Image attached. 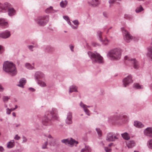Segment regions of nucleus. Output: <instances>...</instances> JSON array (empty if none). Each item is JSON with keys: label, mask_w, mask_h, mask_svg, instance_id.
<instances>
[{"label": "nucleus", "mask_w": 152, "mask_h": 152, "mask_svg": "<svg viewBox=\"0 0 152 152\" xmlns=\"http://www.w3.org/2000/svg\"><path fill=\"white\" fill-rule=\"evenodd\" d=\"M3 69L5 72L11 76H15L17 73V70L15 65L12 62L8 61L4 62Z\"/></svg>", "instance_id": "f257e3e1"}, {"label": "nucleus", "mask_w": 152, "mask_h": 152, "mask_svg": "<svg viewBox=\"0 0 152 152\" xmlns=\"http://www.w3.org/2000/svg\"><path fill=\"white\" fill-rule=\"evenodd\" d=\"M117 113L110 116L108 117V122L112 124H118L119 121L123 122L125 119L127 118V117L126 115L123 114L117 115Z\"/></svg>", "instance_id": "f03ea898"}, {"label": "nucleus", "mask_w": 152, "mask_h": 152, "mask_svg": "<svg viewBox=\"0 0 152 152\" xmlns=\"http://www.w3.org/2000/svg\"><path fill=\"white\" fill-rule=\"evenodd\" d=\"M121 50L120 48H115L109 51L107 55L111 60H118L121 58Z\"/></svg>", "instance_id": "7ed1b4c3"}, {"label": "nucleus", "mask_w": 152, "mask_h": 152, "mask_svg": "<svg viewBox=\"0 0 152 152\" xmlns=\"http://www.w3.org/2000/svg\"><path fill=\"white\" fill-rule=\"evenodd\" d=\"M88 54L92 60L93 63L101 64L103 63V58L99 54L96 53H93L91 51H89L88 52Z\"/></svg>", "instance_id": "20e7f679"}, {"label": "nucleus", "mask_w": 152, "mask_h": 152, "mask_svg": "<svg viewBox=\"0 0 152 152\" xmlns=\"http://www.w3.org/2000/svg\"><path fill=\"white\" fill-rule=\"evenodd\" d=\"M34 20L38 26H44L48 22L49 17L48 15L40 16L35 18Z\"/></svg>", "instance_id": "39448f33"}, {"label": "nucleus", "mask_w": 152, "mask_h": 152, "mask_svg": "<svg viewBox=\"0 0 152 152\" xmlns=\"http://www.w3.org/2000/svg\"><path fill=\"white\" fill-rule=\"evenodd\" d=\"M51 119L52 118L50 116V115L49 114V113L48 112H46L44 117H43L42 120V126H48L51 125L52 124Z\"/></svg>", "instance_id": "423d86ee"}, {"label": "nucleus", "mask_w": 152, "mask_h": 152, "mask_svg": "<svg viewBox=\"0 0 152 152\" xmlns=\"http://www.w3.org/2000/svg\"><path fill=\"white\" fill-rule=\"evenodd\" d=\"M121 29L125 40L127 42H129L132 39V37L124 28H122Z\"/></svg>", "instance_id": "0eeeda50"}, {"label": "nucleus", "mask_w": 152, "mask_h": 152, "mask_svg": "<svg viewBox=\"0 0 152 152\" xmlns=\"http://www.w3.org/2000/svg\"><path fill=\"white\" fill-rule=\"evenodd\" d=\"M133 83L132 77L131 75H129L124 78L123 80V86L125 87Z\"/></svg>", "instance_id": "6e6552de"}, {"label": "nucleus", "mask_w": 152, "mask_h": 152, "mask_svg": "<svg viewBox=\"0 0 152 152\" xmlns=\"http://www.w3.org/2000/svg\"><path fill=\"white\" fill-rule=\"evenodd\" d=\"M61 142L62 143H64L66 145L69 144L70 145H72L75 143L77 144L78 143L77 141L73 139L72 138H71L70 139L67 138L63 139L61 140Z\"/></svg>", "instance_id": "1a4fd4ad"}, {"label": "nucleus", "mask_w": 152, "mask_h": 152, "mask_svg": "<svg viewBox=\"0 0 152 152\" xmlns=\"http://www.w3.org/2000/svg\"><path fill=\"white\" fill-rule=\"evenodd\" d=\"M124 58L125 60H129L130 61V62L132 63L133 64L134 68L136 69H138L139 66V64L138 61L136 60L135 58H130L127 56H125Z\"/></svg>", "instance_id": "9d476101"}, {"label": "nucleus", "mask_w": 152, "mask_h": 152, "mask_svg": "<svg viewBox=\"0 0 152 152\" xmlns=\"http://www.w3.org/2000/svg\"><path fill=\"white\" fill-rule=\"evenodd\" d=\"M9 24L6 20L4 18H0V28L4 29L8 28Z\"/></svg>", "instance_id": "9b49d317"}, {"label": "nucleus", "mask_w": 152, "mask_h": 152, "mask_svg": "<svg viewBox=\"0 0 152 152\" xmlns=\"http://www.w3.org/2000/svg\"><path fill=\"white\" fill-rule=\"evenodd\" d=\"M9 6V3L7 2L4 4L0 2V12H7Z\"/></svg>", "instance_id": "f8f14e48"}, {"label": "nucleus", "mask_w": 152, "mask_h": 152, "mask_svg": "<svg viewBox=\"0 0 152 152\" xmlns=\"http://www.w3.org/2000/svg\"><path fill=\"white\" fill-rule=\"evenodd\" d=\"M10 36V32L8 30H6L0 34V37L4 39L9 38Z\"/></svg>", "instance_id": "ddd939ff"}, {"label": "nucleus", "mask_w": 152, "mask_h": 152, "mask_svg": "<svg viewBox=\"0 0 152 152\" xmlns=\"http://www.w3.org/2000/svg\"><path fill=\"white\" fill-rule=\"evenodd\" d=\"M57 110L55 108H52L51 110L50 111V114L51 116V118H52L55 119H57L58 118Z\"/></svg>", "instance_id": "4468645a"}, {"label": "nucleus", "mask_w": 152, "mask_h": 152, "mask_svg": "<svg viewBox=\"0 0 152 152\" xmlns=\"http://www.w3.org/2000/svg\"><path fill=\"white\" fill-rule=\"evenodd\" d=\"M144 133L145 136L151 137L152 135V127L147 128L144 130Z\"/></svg>", "instance_id": "2eb2a0df"}, {"label": "nucleus", "mask_w": 152, "mask_h": 152, "mask_svg": "<svg viewBox=\"0 0 152 152\" xmlns=\"http://www.w3.org/2000/svg\"><path fill=\"white\" fill-rule=\"evenodd\" d=\"M65 121L67 124H72V113L71 112H69L67 113Z\"/></svg>", "instance_id": "dca6fc26"}, {"label": "nucleus", "mask_w": 152, "mask_h": 152, "mask_svg": "<svg viewBox=\"0 0 152 152\" xmlns=\"http://www.w3.org/2000/svg\"><path fill=\"white\" fill-rule=\"evenodd\" d=\"M44 76L45 75L44 74L40 71L36 72L34 75L35 78L37 81L39 80V79L43 78Z\"/></svg>", "instance_id": "f3484780"}, {"label": "nucleus", "mask_w": 152, "mask_h": 152, "mask_svg": "<svg viewBox=\"0 0 152 152\" xmlns=\"http://www.w3.org/2000/svg\"><path fill=\"white\" fill-rule=\"evenodd\" d=\"M88 5L93 7H96L100 4L99 0H91L88 1Z\"/></svg>", "instance_id": "a211bd4d"}, {"label": "nucleus", "mask_w": 152, "mask_h": 152, "mask_svg": "<svg viewBox=\"0 0 152 152\" xmlns=\"http://www.w3.org/2000/svg\"><path fill=\"white\" fill-rule=\"evenodd\" d=\"M44 50L46 52L52 53L55 51V49L54 47L50 45H46L45 46Z\"/></svg>", "instance_id": "6ab92c4d"}, {"label": "nucleus", "mask_w": 152, "mask_h": 152, "mask_svg": "<svg viewBox=\"0 0 152 152\" xmlns=\"http://www.w3.org/2000/svg\"><path fill=\"white\" fill-rule=\"evenodd\" d=\"M8 15L10 16L14 15L16 13V10L12 7H11L10 4L9 3V6L7 9Z\"/></svg>", "instance_id": "aec40b11"}, {"label": "nucleus", "mask_w": 152, "mask_h": 152, "mask_svg": "<svg viewBox=\"0 0 152 152\" xmlns=\"http://www.w3.org/2000/svg\"><path fill=\"white\" fill-rule=\"evenodd\" d=\"M26 80L25 78H21L19 82V84L17 86L22 88H24V85L26 83Z\"/></svg>", "instance_id": "412c9836"}, {"label": "nucleus", "mask_w": 152, "mask_h": 152, "mask_svg": "<svg viewBox=\"0 0 152 152\" xmlns=\"http://www.w3.org/2000/svg\"><path fill=\"white\" fill-rule=\"evenodd\" d=\"M134 125L135 126L138 128H141L144 126V125L142 122L138 121H134Z\"/></svg>", "instance_id": "4be33fe9"}, {"label": "nucleus", "mask_w": 152, "mask_h": 152, "mask_svg": "<svg viewBox=\"0 0 152 152\" xmlns=\"http://www.w3.org/2000/svg\"><path fill=\"white\" fill-rule=\"evenodd\" d=\"M114 135L112 133H108L107 136L106 140L108 141H113Z\"/></svg>", "instance_id": "5701e85b"}, {"label": "nucleus", "mask_w": 152, "mask_h": 152, "mask_svg": "<svg viewBox=\"0 0 152 152\" xmlns=\"http://www.w3.org/2000/svg\"><path fill=\"white\" fill-rule=\"evenodd\" d=\"M45 12L47 13H54L56 12L57 11L53 9V7L50 6L49 8L46 9L45 10Z\"/></svg>", "instance_id": "b1692460"}, {"label": "nucleus", "mask_w": 152, "mask_h": 152, "mask_svg": "<svg viewBox=\"0 0 152 152\" xmlns=\"http://www.w3.org/2000/svg\"><path fill=\"white\" fill-rule=\"evenodd\" d=\"M91 148L88 145H86L85 148L82 149L81 152H91Z\"/></svg>", "instance_id": "393cba45"}, {"label": "nucleus", "mask_w": 152, "mask_h": 152, "mask_svg": "<svg viewBox=\"0 0 152 152\" xmlns=\"http://www.w3.org/2000/svg\"><path fill=\"white\" fill-rule=\"evenodd\" d=\"M127 146L129 148H133L135 145V143L134 141H130L126 144Z\"/></svg>", "instance_id": "a878e982"}, {"label": "nucleus", "mask_w": 152, "mask_h": 152, "mask_svg": "<svg viewBox=\"0 0 152 152\" xmlns=\"http://www.w3.org/2000/svg\"><path fill=\"white\" fill-rule=\"evenodd\" d=\"M15 146L14 140H13L8 142L7 143V147L8 148H13Z\"/></svg>", "instance_id": "bb28decb"}, {"label": "nucleus", "mask_w": 152, "mask_h": 152, "mask_svg": "<svg viewBox=\"0 0 152 152\" xmlns=\"http://www.w3.org/2000/svg\"><path fill=\"white\" fill-rule=\"evenodd\" d=\"M102 32L100 31H98L97 32V37L99 39L101 42H102Z\"/></svg>", "instance_id": "cd10ccee"}, {"label": "nucleus", "mask_w": 152, "mask_h": 152, "mask_svg": "<svg viewBox=\"0 0 152 152\" xmlns=\"http://www.w3.org/2000/svg\"><path fill=\"white\" fill-rule=\"evenodd\" d=\"M121 136L125 140H128L130 138V136L127 132H125L123 134H121Z\"/></svg>", "instance_id": "c85d7f7f"}, {"label": "nucleus", "mask_w": 152, "mask_h": 152, "mask_svg": "<svg viewBox=\"0 0 152 152\" xmlns=\"http://www.w3.org/2000/svg\"><path fill=\"white\" fill-rule=\"evenodd\" d=\"M77 91L75 86L72 85L70 87L69 89V92L70 93H72L73 92H77Z\"/></svg>", "instance_id": "c756f323"}, {"label": "nucleus", "mask_w": 152, "mask_h": 152, "mask_svg": "<svg viewBox=\"0 0 152 152\" xmlns=\"http://www.w3.org/2000/svg\"><path fill=\"white\" fill-rule=\"evenodd\" d=\"M147 145L149 149L152 150V139H150L147 141Z\"/></svg>", "instance_id": "7c9ffc66"}, {"label": "nucleus", "mask_w": 152, "mask_h": 152, "mask_svg": "<svg viewBox=\"0 0 152 152\" xmlns=\"http://www.w3.org/2000/svg\"><path fill=\"white\" fill-rule=\"evenodd\" d=\"M143 10L144 9L143 8L142 6L141 5H140L136 8L135 10V12L136 13H138Z\"/></svg>", "instance_id": "2f4dec72"}, {"label": "nucleus", "mask_w": 152, "mask_h": 152, "mask_svg": "<svg viewBox=\"0 0 152 152\" xmlns=\"http://www.w3.org/2000/svg\"><path fill=\"white\" fill-rule=\"evenodd\" d=\"M67 3V1H62L60 3V6L62 8H64L66 6Z\"/></svg>", "instance_id": "473e14b6"}, {"label": "nucleus", "mask_w": 152, "mask_h": 152, "mask_svg": "<svg viewBox=\"0 0 152 152\" xmlns=\"http://www.w3.org/2000/svg\"><path fill=\"white\" fill-rule=\"evenodd\" d=\"M25 66L26 68L29 69H31L34 68V66H32L29 63H26V64Z\"/></svg>", "instance_id": "72a5a7b5"}, {"label": "nucleus", "mask_w": 152, "mask_h": 152, "mask_svg": "<svg viewBox=\"0 0 152 152\" xmlns=\"http://www.w3.org/2000/svg\"><path fill=\"white\" fill-rule=\"evenodd\" d=\"M37 83L39 85L41 86L45 87L46 86V84L45 82L40 80L37 81Z\"/></svg>", "instance_id": "f704fd0d"}, {"label": "nucleus", "mask_w": 152, "mask_h": 152, "mask_svg": "<svg viewBox=\"0 0 152 152\" xmlns=\"http://www.w3.org/2000/svg\"><path fill=\"white\" fill-rule=\"evenodd\" d=\"M96 130L99 137L101 136L102 135V131L99 128H96Z\"/></svg>", "instance_id": "c9c22d12"}, {"label": "nucleus", "mask_w": 152, "mask_h": 152, "mask_svg": "<svg viewBox=\"0 0 152 152\" xmlns=\"http://www.w3.org/2000/svg\"><path fill=\"white\" fill-rule=\"evenodd\" d=\"M109 42L110 41L109 40H108L107 39H105L104 40H102V42L103 44L105 45H108Z\"/></svg>", "instance_id": "e433bc0d"}, {"label": "nucleus", "mask_w": 152, "mask_h": 152, "mask_svg": "<svg viewBox=\"0 0 152 152\" xmlns=\"http://www.w3.org/2000/svg\"><path fill=\"white\" fill-rule=\"evenodd\" d=\"M36 46L37 47L38 45H36V46H34L32 45H28L27 46L29 50L31 51H33V48L35 47Z\"/></svg>", "instance_id": "4c0bfd02"}, {"label": "nucleus", "mask_w": 152, "mask_h": 152, "mask_svg": "<svg viewBox=\"0 0 152 152\" xmlns=\"http://www.w3.org/2000/svg\"><path fill=\"white\" fill-rule=\"evenodd\" d=\"M9 99L10 97L7 96H4L2 98L3 101L4 102H7Z\"/></svg>", "instance_id": "58836bf2"}, {"label": "nucleus", "mask_w": 152, "mask_h": 152, "mask_svg": "<svg viewBox=\"0 0 152 152\" xmlns=\"http://www.w3.org/2000/svg\"><path fill=\"white\" fill-rule=\"evenodd\" d=\"M80 105L81 107H84L87 108V107H90V106H87L84 104L82 102H80Z\"/></svg>", "instance_id": "ea45409f"}, {"label": "nucleus", "mask_w": 152, "mask_h": 152, "mask_svg": "<svg viewBox=\"0 0 152 152\" xmlns=\"http://www.w3.org/2000/svg\"><path fill=\"white\" fill-rule=\"evenodd\" d=\"M133 87L135 89H140L141 88V86L137 83H135L134 84Z\"/></svg>", "instance_id": "a19ab883"}, {"label": "nucleus", "mask_w": 152, "mask_h": 152, "mask_svg": "<svg viewBox=\"0 0 152 152\" xmlns=\"http://www.w3.org/2000/svg\"><path fill=\"white\" fill-rule=\"evenodd\" d=\"M84 110V112H85L86 114L88 115L89 116L90 115V111L84 107H82Z\"/></svg>", "instance_id": "79ce46f5"}, {"label": "nucleus", "mask_w": 152, "mask_h": 152, "mask_svg": "<svg viewBox=\"0 0 152 152\" xmlns=\"http://www.w3.org/2000/svg\"><path fill=\"white\" fill-rule=\"evenodd\" d=\"M48 143L47 140L42 145V148L43 149H45L47 148V145H48Z\"/></svg>", "instance_id": "37998d69"}, {"label": "nucleus", "mask_w": 152, "mask_h": 152, "mask_svg": "<svg viewBox=\"0 0 152 152\" xmlns=\"http://www.w3.org/2000/svg\"><path fill=\"white\" fill-rule=\"evenodd\" d=\"M4 51V49L3 47L0 45V54H2Z\"/></svg>", "instance_id": "c03bdc74"}, {"label": "nucleus", "mask_w": 152, "mask_h": 152, "mask_svg": "<svg viewBox=\"0 0 152 152\" xmlns=\"http://www.w3.org/2000/svg\"><path fill=\"white\" fill-rule=\"evenodd\" d=\"M120 136L119 134H116V135H114V137H113V141L116 140L118 139L119 137Z\"/></svg>", "instance_id": "a18cd8bd"}, {"label": "nucleus", "mask_w": 152, "mask_h": 152, "mask_svg": "<svg viewBox=\"0 0 152 152\" xmlns=\"http://www.w3.org/2000/svg\"><path fill=\"white\" fill-rule=\"evenodd\" d=\"M23 138V141H22V143H24L26 142L27 141V138L25 136H23L22 137Z\"/></svg>", "instance_id": "49530a36"}, {"label": "nucleus", "mask_w": 152, "mask_h": 152, "mask_svg": "<svg viewBox=\"0 0 152 152\" xmlns=\"http://www.w3.org/2000/svg\"><path fill=\"white\" fill-rule=\"evenodd\" d=\"M121 0H110L109 2L110 4H111L113 3L115 1H120Z\"/></svg>", "instance_id": "de8ad7c7"}, {"label": "nucleus", "mask_w": 152, "mask_h": 152, "mask_svg": "<svg viewBox=\"0 0 152 152\" xmlns=\"http://www.w3.org/2000/svg\"><path fill=\"white\" fill-rule=\"evenodd\" d=\"M103 15L106 18H109V15H108V14L106 12H103Z\"/></svg>", "instance_id": "09e8293b"}, {"label": "nucleus", "mask_w": 152, "mask_h": 152, "mask_svg": "<svg viewBox=\"0 0 152 152\" xmlns=\"http://www.w3.org/2000/svg\"><path fill=\"white\" fill-rule=\"evenodd\" d=\"M73 23L75 25L78 26L79 24V23L77 20H74L73 21Z\"/></svg>", "instance_id": "8fccbe9b"}, {"label": "nucleus", "mask_w": 152, "mask_h": 152, "mask_svg": "<svg viewBox=\"0 0 152 152\" xmlns=\"http://www.w3.org/2000/svg\"><path fill=\"white\" fill-rule=\"evenodd\" d=\"M104 150L106 152H110L111 151L110 149L107 147H104Z\"/></svg>", "instance_id": "3c124183"}, {"label": "nucleus", "mask_w": 152, "mask_h": 152, "mask_svg": "<svg viewBox=\"0 0 152 152\" xmlns=\"http://www.w3.org/2000/svg\"><path fill=\"white\" fill-rule=\"evenodd\" d=\"M10 109L7 108L6 109V113L7 114L9 115L10 114L11 110H10Z\"/></svg>", "instance_id": "603ef678"}, {"label": "nucleus", "mask_w": 152, "mask_h": 152, "mask_svg": "<svg viewBox=\"0 0 152 152\" xmlns=\"http://www.w3.org/2000/svg\"><path fill=\"white\" fill-rule=\"evenodd\" d=\"M14 139L16 140H18L20 139V137L18 134H16L15 136Z\"/></svg>", "instance_id": "864d4df0"}, {"label": "nucleus", "mask_w": 152, "mask_h": 152, "mask_svg": "<svg viewBox=\"0 0 152 152\" xmlns=\"http://www.w3.org/2000/svg\"><path fill=\"white\" fill-rule=\"evenodd\" d=\"M63 18L65 20L68 21L69 20V17L67 16H63Z\"/></svg>", "instance_id": "5fc2aeb1"}, {"label": "nucleus", "mask_w": 152, "mask_h": 152, "mask_svg": "<svg viewBox=\"0 0 152 152\" xmlns=\"http://www.w3.org/2000/svg\"><path fill=\"white\" fill-rule=\"evenodd\" d=\"M4 88L1 84H0V92H2L4 90Z\"/></svg>", "instance_id": "6e6d98bb"}, {"label": "nucleus", "mask_w": 152, "mask_h": 152, "mask_svg": "<svg viewBox=\"0 0 152 152\" xmlns=\"http://www.w3.org/2000/svg\"><path fill=\"white\" fill-rule=\"evenodd\" d=\"M4 149L3 147L2 146H0V151L3 152L4 151Z\"/></svg>", "instance_id": "4d7b16f0"}, {"label": "nucleus", "mask_w": 152, "mask_h": 152, "mask_svg": "<svg viewBox=\"0 0 152 152\" xmlns=\"http://www.w3.org/2000/svg\"><path fill=\"white\" fill-rule=\"evenodd\" d=\"M71 27H72V28L74 29H77V26H75L73 25H72V24H71Z\"/></svg>", "instance_id": "13d9d810"}, {"label": "nucleus", "mask_w": 152, "mask_h": 152, "mask_svg": "<svg viewBox=\"0 0 152 152\" xmlns=\"http://www.w3.org/2000/svg\"><path fill=\"white\" fill-rule=\"evenodd\" d=\"M69 48H70V50H71L72 51H74V50H73L74 46H72V45L70 46Z\"/></svg>", "instance_id": "bf43d9fd"}, {"label": "nucleus", "mask_w": 152, "mask_h": 152, "mask_svg": "<svg viewBox=\"0 0 152 152\" xmlns=\"http://www.w3.org/2000/svg\"><path fill=\"white\" fill-rule=\"evenodd\" d=\"M14 152H22V151L20 149H18L15 150Z\"/></svg>", "instance_id": "052dcab7"}, {"label": "nucleus", "mask_w": 152, "mask_h": 152, "mask_svg": "<svg viewBox=\"0 0 152 152\" xmlns=\"http://www.w3.org/2000/svg\"><path fill=\"white\" fill-rule=\"evenodd\" d=\"M29 89L30 91H35V89L32 88H29Z\"/></svg>", "instance_id": "680f3d73"}, {"label": "nucleus", "mask_w": 152, "mask_h": 152, "mask_svg": "<svg viewBox=\"0 0 152 152\" xmlns=\"http://www.w3.org/2000/svg\"><path fill=\"white\" fill-rule=\"evenodd\" d=\"M48 137L49 138H52V139H53V137H52V136H51V135H49L48 136Z\"/></svg>", "instance_id": "e2e57ef3"}, {"label": "nucleus", "mask_w": 152, "mask_h": 152, "mask_svg": "<svg viewBox=\"0 0 152 152\" xmlns=\"http://www.w3.org/2000/svg\"><path fill=\"white\" fill-rule=\"evenodd\" d=\"M12 115L14 116V117H15L16 116V114H15V112H13L12 113Z\"/></svg>", "instance_id": "0e129e2a"}, {"label": "nucleus", "mask_w": 152, "mask_h": 152, "mask_svg": "<svg viewBox=\"0 0 152 152\" xmlns=\"http://www.w3.org/2000/svg\"><path fill=\"white\" fill-rule=\"evenodd\" d=\"M67 23H68L69 24V25H71V22H70V21L69 20H68V21H67Z\"/></svg>", "instance_id": "69168bd1"}, {"label": "nucleus", "mask_w": 152, "mask_h": 152, "mask_svg": "<svg viewBox=\"0 0 152 152\" xmlns=\"http://www.w3.org/2000/svg\"><path fill=\"white\" fill-rule=\"evenodd\" d=\"M20 126V124H17L16 125V127H18V126Z\"/></svg>", "instance_id": "338daca9"}, {"label": "nucleus", "mask_w": 152, "mask_h": 152, "mask_svg": "<svg viewBox=\"0 0 152 152\" xmlns=\"http://www.w3.org/2000/svg\"><path fill=\"white\" fill-rule=\"evenodd\" d=\"M18 107L17 105H15V108H14V109H15H15H17L18 108Z\"/></svg>", "instance_id": "774afa93"}]
</instances>
